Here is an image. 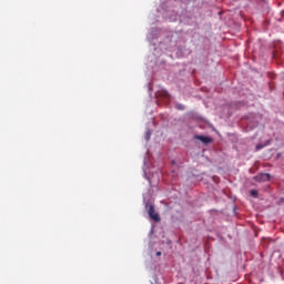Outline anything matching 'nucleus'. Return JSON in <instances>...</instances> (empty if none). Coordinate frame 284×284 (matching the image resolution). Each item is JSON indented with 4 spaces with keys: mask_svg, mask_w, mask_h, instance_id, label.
I'll list each match as a JSON object with an SVG mask.
<instances>
[{
    "mask_svg": "<svg viewBox=\"0 0 284 284\" xmlns=\"http://www.w3.org/2000/svg\"><path fill=\"white\" fill-rule=\"evenodd\" d=\"M270 143H271V140H268L267 142H266V144H257L256 145V150L258 151V150H263V148H265V145H270Z\"/></svg>",
    "mask_w": 284,
    "mask_h": 284,
    "instance_id": "obj_5",
    "label": "nucleus"
},
{
    "mask_svg": "<svg viewBox=\"0 0 284 284\" xmlns=\"http://www.w3.org/2000/svg\"><path fill=\"white\" fill-rule=\"evenodd\" d=\"M161 251H158L156 253H155V256H161Z\"/></svg>",
    "mask_w": 284,
    "mask_h": 284,
    "instance_id": "obj_7",
    "label": "nucleus"
},
{
    "mask_svg": "<svg viewBox=\"0 0 284 284\" xmlns=\"http://www.w3.org/2000/svg\"><path fill=\"white\" fill-rule=\"evenodd\" d=\"M148 214L150 219H152V221H154L155 223H159V221H161V216L159 215V213H156L152 204L149 205Z\"/></svg>",
    "mask_w": 284,
    "mask_h": 284,
    "instance_id": "obj_1",
    "label": "nucleus"
},
{
    "mask_svg": "<svg viewBox=\"0 0 284 284\" xmlns=\"http://www.w3.org/2000/svg\"><path fill=\"white\" fill-rule=\"evenodd\" d=\"M254 181L257 183H265V181H270V174L268 173H260L254 176Z\"/></svg>",
    "mask_w": 284,
    "mask_h": 284,
    "instance_id": "obj_3",
    "label": "nucleus"
},
{
    "mask_svg": "<svg viewBox=\"0 0 284 284\" xmlns=\"http://www.w3.org/2000/svg\"><path fill=\"white\" fill-rule=\"evenodd\" d=\"M194 139L196 141H201L202 143H204V145H210V143L214 142V140L211 136L194 135Z\"/></svg>",
    "mask_w": 284,
    "mask_h": 284,
    "instance_id": "obj_2",
    "label": "nucleus"
},
{
    "mask_svg": "<svg viewBox=\"0 0 284 284\" xmlns=\"http://www.w3.org/2000/svg\"><path fill=\"white\" fill-rule=\"evenodd\" d=\"M176 108L178 110H185V106L183 104H178Z\"/></svg>",
    "mask_w": 284,
    "mask_h": 284,
    "instance_id": "obj_6",
    "label": "nucleus"
},
{
    "mask_svg": "<svg viewBox=\"0 0 284 284\" xmlns=\"http://www.w3.org/2000/svg\"><path fill=\"white\" fill-rule=\"evenodd\" d=\"M250 194H251V196H253V199H257L258 197V191L257 190H251Z\"/></svg>",
    "mask_w": 284,
    "mask_h": 284,
    "instance_id": "obj_4",
    "label": "nucleus"
}]
</instances>
